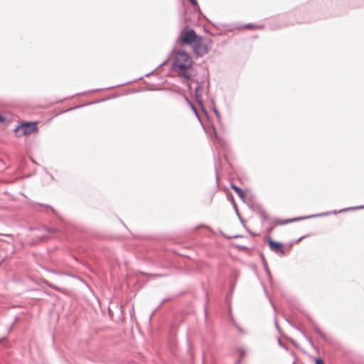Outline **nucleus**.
<instances>
[{
  "label": "nucleus",
  "mask_w": 364,
  "mask_h": 364,
  "mask_svg": "<svg viewBox=\"0 0 364 364\" xmlns=\"http://www.w3.org/2000/svg\"><path fill=\"white\" fill-rule=\"evenodd\" d=\"M192 65V58L186 52L180 50L176 53L172 68L180 76L184 77L189 89H191V85L188 80L191 75Z\"/></svg>",
  "instance_id": "1"
},
{
  "label": "nucleus",
  "mask_w": 364,
  "mask_h": 364,
  "mask_svg": "<svg viewBox=\"0 0 364 364\" xmlns=\"http://www.w3.org/2000/svg\"><path fill=\"white\" fill-rule=\"evenodd\" d=\"M201 37L198 36L193 29L183 30L179 36L180 41L186 45L193 46Z\"/></svg>",
  "instance_id": "2"
},
{
  "label": "nucleus",
  "mask_w": 364,
  "mask_h": 364,
  "mask_svg": "<svg viewBox=\"0 0 364 364\" xmlns=\"http://www.w3.org/2000/svg\"><path fill=\"white\" fill-rule=\"evenodd\" d=\"M37 129L36 122L25 123L21 126L17 127L15 131L17 132L18 136L27 135L33 133Z\"/></svg>",
  "instance_id": "3"
},
{
  "label": "nucleus",
  "mask_w": 364,
  "mask_h": 364,
  "mask_svg": "<svg viewBox=\"0 0 364 364\" xmlns=\"http://www.w3.org/2000/svg\"><path fill=\"white\" fill-rule=\"evenodd\" d=\"M193 49L195 52V53L198 55V56H203L204 55H205L206 53H208V48L207 47V46L204 45L203 43H202V38H199L198 40V42H196L193 46Z\"/></svg>",
  "instance_id": "4"
},
{
  "label": "nucleus",
  "mask_w": 364,
  "mask_h": 364,
  "mask_svg": "<svg viewBox=\"0 0 364 364\" xmlns=\"http://www.w3.org/2000/svg\"><path fill=\"white\" fill-rule=\"evenodd\" d=\"M328 215V213H320L318 215H309V216H305V217H298V218H294L288 219V220H278L277 222V225H285L287 223H291V222L299 221V220L308 219V218H314V217H318V216H324V215Z\"/></svg>",
  "instance_id": "5"
},
{
  "label": "nucleus",
  "mask_w": 364,
  "mask_h": 364,
  "mask_svg": "<svg viewBox=\"0 0 364 364\" xmlns=\"http://www.w3.org/2000/svg\"><path fill=\"white\" fill-rule=\"evenodd\" d=\"M269 245L272 250L276 252L281 253L282 255L284 254L283 246L281 243L274 242L272 240L269 239Z\"/></svg>",
  "instance_id": "6"
},
{
  "label": "nucleus",
  "mask_w": 364,
  "mask_h": 364,
  "mask_svg": "<svg viewBox=\"0 0 364 364\" xmlns=\"http://www.w3.org/2000/svg\"><path fill=\"white\" fill-rule=\"evenodd\" d=\"M231 188L238 194L241 199L245 200L246 194L242 189L234 184H231Z\"/></svg>",
  "instance_id": "7"
},
{
  "label": "nucleus",
  "mask_w": 364,
  "mask_h": 364,
  "mask_svg": "<svg viewBox=\"0 0 364 364\" xmlns=\"http://www.w3.org/2000/svg\"><path fill=\"white\" fill-rule=\"evenodd\" d=\"M199 88H200L199 86H197L195 88V94H196V100H197L198 102L200 103V104H202V100L200 99V95H199V94H198Z\"/></svg>",
  "instance_id": "8"
},
{
  "label": "nucleus",
  "mask_w": 364,
  "mask_h": 364,
  "mask_svg": "<svg viewBox=\"0 0 364 364\" xmlns=\"http://www.w3.org/2000/svg\"><path fill=\"white\" fill-rule=\"evenodd\" d=\"M237 351L240 353V358L244 357L246 355V353H247V351L244 348H239L237 349Z\"/></svg>",
  "instance_id": "9"
},
{
  "label": "nucleus",
  "mask_w": 364,
  "mask_h": 364,
  "mask_svg": "<svg viewBox=\"0 0 364 364\" xmlns=\"http://www.w3.org/2000/svg\"><path fill=\"white\" fill-rule=\"evenodd\" d=\"M364 208V205L363 206H359V207H355V208H350L341 210L339 211V213H341V212H343V211H346V210H357V209H361V208Z\"/></svg>",
  "instance_id": "10"
},
{
  "label": "nucleus",
  "mask_w": 364,
  "mask_h": 364,
  "mask_svg": "<svg viewBox=\"0 0 364 364\" xmlns=\"http://www.w3.org/2000/svg\"><path fill=\"white\" fill-rule=\"evenodd\" d=\"M187 102H188V104L190 105V107H191L192 110L194 112V113L196 114V116H198V114H197V112H196V108L194 107V106L188 101V99H186Z\"/></svg>",
  "instance_id": "11"
},
{
  "label": "nucleus",
  "mask_w": 364,
  "mask_h": 364,
  "mask_svg": "<svg viewBox=\"0 0 364 364\" xmlns=\"http://www.w3.org/2000/svg\"><path fill=\"white\" fill-rule=\"evenodd\" d=\"M214 112H215V115H216V117H217L218 119V120H220V118H221V116H220V114L219 112H218L217 109H215V110H214Z\"/></svg>",
  "instance_id": "12"
},
{
  "label": "nucleus",
  "mask_w": 364,
  "mask_h": 364,
  "mask_svg": "<svg viewBox=\"0 0 364 364\" xmlns=\"http://www.w3.org/2000/svg\"><path fill=\"white\" fill-rule=\"evenodd\" d=\"M316 364H324V363L321 358H318L316 360Z\"/></svg>",
  "instance_id": "13"
},
{
  "label": "nucleus",
  "mask_w": 364,
  "mask_h": 364,
  "mask_svg": "<svg viewBox=\"0 0 364 364\" xmlns=\"http://www.w3.org/2000/svg\"><path fill=\"white\" fill-rule=\"evenodd\" d=\"M189 1L193 5H197L196 0H189Z\"/></svg>",
  "instance_id": "14"
},
{
  "label": "nucleus",
  "mask_w": 364,
  "mask_h": 364,
  "mask_svg": "<svg viewBox=\"0 0 364 364\" xmlns=\"http://www.w3.org/2000/svg\"><path fill=\"white\" fill-rule=\"evenodd\" d=\"M264 267H265V269H266V272H267V274H269V269L267 268V264H264Z\"/></svg>",
  "instance_id": "15"
},
{
  "label": "nucleus",
  "mask_w": 364,
  "mask_h": 364,
  "mask_svg": "<svg viewBox=\"0 0 364 364\" xmlns=\"http://www.w3.org/2000/svg\"><path fill=\"white\" fill-rule=\"evenodd\" d=\"M245 27H247V28H252V25H250V24H247V25L245 26Z\"/></svg>",
  "instance_id": "16"
},
{
  "label": "nucleus",
  "mask_w": 364,
  "mask_h": 364,
  "mask_svg": "<svg viewBox=\"0 0 364 364\" xmlns=\"http://www.w3.org/2000/svg\"><path fill=\"white\" fill-rule=\"evenodd\" d=\"M4 120V118L1 116H0V122H3Z\"/></svg>",
  "instance_id": "17"
},
{
  "label": "nucleus",
  "mask_w": 364,
  "mask_h": 364,
  "mask_svg": "<svg viewBox=\"0 0 364 364\" xmlns=\"http://www.w3.org/2000/svg\"><path fill=\"white\" fill-rule=\"evenodd\" d=\"M214 134L216 135L215 130L213 129Z\"/></svg>",
  "instance_id": "18"
}]
</instances>
